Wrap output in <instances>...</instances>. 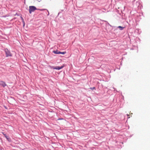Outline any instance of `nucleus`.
<instances>
[{"label":"nucleus","mask_w":150,"mask_h":150,"mask_svg":"<svg viewBox=\"0 0 150 150\" xmlns=\"http://www.w3.org/2000/svg\"><path fill=\"white\" fill-rule=\"evenodd\" d=\"M29 12L31 14L32 12L34 11L35 10H37L35 7L34 6H30L29 7Z\"/></svg>","instance_id":"f257e3e1"},{"label":"nucleus","mask_w":150,"mask_h":150,"mask_svg":"<svg viewBox=\"0 0 150 150\" xmlns=\"http://www.w3.org/2000/svg\"><path fill=\"white\" fill-rule=\"evenodd\" d=\"M4 51L5 52L6 57L12 56V54L7 49H5Z\"/></svg>","instance_id":"f03ea898"},{"label":"nucleus","mask_w":150,"mask_h":150,"mask_svg":"<svg viewBox=\"0 0 150 150\" xmlns=\"http://www.w3.org/2000/svg\"><path fill=\"white\" fill-rule=\"evenodd\" d=\"M0 86H1L4 87L7 86V85L6 83L2 81H0Z\"/></svg>","instance_id":"7ed1b4c3"},{"label":"nucleus","mask_w":150,"mask_h":150,"mask_svg":"<svg viewBox=\"0 0 150 150\" xmlns=\"http://www.w3.org/2000/svg\"><path fill=\"white\" fill-rule=\"evenodd\" d=\"M63 67V66H61V67H59V66H57L56 67H54L53 68L54 69H57V70H59L60 69H62Z\"/></svg>","instance_id":"20e7f679"},{"label":"nucleus","mask_w":150,"mask_h":150,"mask_svg":"<svg viewBox=\"0 0 150 150\" xmlns=\"http://www.w3.org/2000/svg\"><path fill=\"white\" fill-rule=\"evenodd\" d=\"M53 52L55 54H59V52H60V51H58V50H57L55 51H53Z\"/></svg>","instance_id":"39448f33"},{"label":"nucleus","mask_w":150,"mask_h":150,"mask_svg":"<svg viewBox=\"0 0 150 150\" xmlns=\"http://www.w3.org/2000/svg\"><path fill=\"white\" fill-rule=\"evenodd\" d=\"M118 28H119L120 30H122L123 29V28H125V27H121V26H119L118 27Z\"/></svg>","instance_id":"423d86ee"},{"label":"nucleus","mask_w":150,"mask_h":150,"mask_svg":"<svg viewBox=\"0 0 150 150\" xmlns=\"http://www.w3.org/2000/svg\"><path fill=\"white\" fill-rule=\"evenodd\" d=\"M6 138L7 139L8 141H11V139H10V138L8 136H7L6 137Z\"/></svg>","instance_id":"0eeeda50"},{"label":"nucleus","mask_w":150,"mask_h":150,"mask_svg":"<svg viewBox=\"0 0 150 150\" xmlns=\"http://www.w3.org/2000/svg\"><path fill=\"white\" fill-rule=\"evenodd\" d=\"M66 52H59V54H66Z\"/></svg>","instance_id":"6e6552de"},{"label":"nucleus","mask_w":150,"mask_h":150,"mask_svg":"<svg viewBox=\"0 0 150 150\" xmlns=\"http://www.w3.org/2000/svg\"><path fill=\"white\" fill-rule=\"evenodd\" d=\"M21 20H22V22H23V23L24 25H25V22L24 21V19H23V18L22 17H21Z\"/></svg>","instance_id":"1a4fd4ad"},{"label":"nucleus","mask_w":150,"mask_h":150,"mask_svg":"<svg viewBox=\"0 0 150 150\" xmlns=\"http://www.w3.org/2000/svg\"><path fill=\"white\" fill-rule=\"evenodd\" d=\"M90 89H91V90H93L94 89H96V88L95 87H91L90 88Z\"/></svg>","instance_id":"9d476101"},{"label":"nucleus","mask_w":150,"mask_h":150,"mask_svg":"<svg viewBox=\"0 0 150 150\" xmlns=\"http://www.w3.org/2000/svg\"><path fill=\"white\" fill-rule=\"evenodd\" d=\"M2 133L5 137L7 136V135H6V134H4V133L3 132Z\"/></svg>","instance_id":"9b49d317"},{"label":"nucleus","mask_w":150,"mask_h":150,"mask_svg":"<svg viewBox=\"0 0 150 150\" xmlns=\"http://www.w3.org/2000/svg\"><path fill=\"white\" fill-rule=\"evenodd\" d=\"M43 10V9L40 10H41V11H42V10Z\"/></svg>","instance_id":"f8f14e48"},{"label":"nucleus","mask_w":150,"mask_h":150,"mask_svg":"<svg viewBox=\"0 0 150 150\" xmlns=\"http://www.w3.org/2000/svg\"><path fill=\"white\" fill-rule=\"evenodd\" d=\"M127 115L128 116H129V115L128 114H127Z\"/></svg>","instance_id":"ddd939ff"}]
</instances>
